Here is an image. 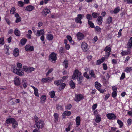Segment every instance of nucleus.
I'll return each mask as SVG.
<instances>
[{
	"label": "nucleus",
	"mask_w": 132,
	"mask_h": 132,
	"mask_svg": "<svg viewBox=\"0 0 132 132\" xmlns=\"http://www.w3.org/2000/svg\"><path fill=\"white\" fill-rule=\"evenodd\" d=\"M55 93L54 91H52L50 92V95L51 98H53L55 95Z\"/></svg>",
	"instance_id": "nucleus-40"
},
{
	"label": "nucleus",
	"mask_w": 132,
	"mask_h": 132,
	"mask_svg": "<svg viewBox=\"0 0 132 132\" xmlns=\"http://www.w3.org/2000/svg\"><path fill=\"white\" fill-rule=\"evenodd\" d=\"M131 71H132V67H126L124 70V71L128 73L130 72Z\"/></svg>",
	"instance_id": "nucleus-32"
},
{
	"label": "nucleus",
	"mask_w": 132,
	"mask_h": 132,
	"mask_svg": "<svg viewBox=\"0 0 132 132\" xmlns=\"http://www.w3.org/2000/svg\"><path fill=\"white\" fill-rule=\"evenodd\" d=\"M22 85L24 88H26L27 87V82L26 80H22Z\"/></svg>",
	"instance_id": "nucleus-46"
},
{
	"label": "nucleus",
	"mask_w": 132,
	"mask_h": 132,
	"mask_svg": "<svg viewBox=\"0 0 132 132\" xmlns=\"http://www.w3.org/2000/svg\"><path fill=\"white\" fill-rule=\"evenodd\" d=\"M27 39L26 38H22L20 40V43L21 44L24 45L27 42Z\"/></svg>",
	"instance_id": "nucleus-39"
},
{
	"label": "nucleus",
	"mask_w": 132,
	"mask_h": 132,
	"mask_svg": "<svg viewBox=\"0 0 132 132\" xmlns=\"http://www.w3.org/2000/svg\"><path fill=\"white\" fill-rule=\"evenodd\" d=\"M95 30L97 31L98 32H101V29L99 26H96L95 28Z\"/></svg>",
	"instance_id": "nucleus-57"
},
{
	"label": "nucleus",
	"mask_w": 132,
	"mask_h": 132,
	"mask_svg": "<svg viewBox=\"0 0 132 132\" xmlns=\"http://www.w3.org/2000/svg\"><path fill=\"white\" fill-rule=\"evenodd\" d=\"M76 36L78 39L80 41L83 39L84 37L83 33L79 32L77 34Z\"/></svg>",
	"instance_id": "nucleus-12"
},
{
	"label": "nucleus",
	"mask_w": 132,
	"mask_h": 132,
	"mask_svg": "<svg viewBox=\"0 0 132 132\" xmlns=\"http://www.w3.org/2000/svg\"><path fill=\"white\" fill-rule=\"evenodd\" d=\"M83 98L84 96L82 95L81 94H76L75 95L74 100L77 102H78Z\"/></svg>",
	"instance_id": "nucleus-7"
},
{
	"label": "nucleus",
	"mask_w": 132,
	"mask_h": 132,
	"mask_svg": "<svg viewBox=\"0 0 132 132\" xmlns=\"http://www.w3.org/2000/svg\"><path fill=\"white\" fill-rule=\"evenodd\" d=\"M51 79L50 78V77H48L47 78H43L41 81L42 82L45 83L46 82H51Z\"/></svg>",
	"instance_id": "nucleus-16"
},
{
	"label": "nucleus",
	"mask_w": 132,
	"mask_h": 132,
	"mask_svg": "<svg viewBox=\"0 0 132 132\" xmlns=\"http://www.w3.org/2000/svg\"><path fill=\"white\" fill-rule=\"evenodd\" d=\"M22 69L24 71L27 72V73H31L35 69L32 67H27L24 66L23 67Z\"/></svg>",
	"instance_id": "nucleus-5"
},
{
	"label": "nucleus",
	"mask_w": 132,
	"mask_h": 132,
	"mask_svg": "<svg viewBox=\"0 0 132 132\" xmlns=\"http://www.w3.org/2000/svg\"><path fill=\"white\" fill-rule=\"evenodd\" d=\"M63 82V80L61 79L58 80H56L54 81V83L57 86L60 85V84Z\"/></svg>",
	"instance_id": "nucleus-28"
},
{
	"label": "nucleus",
	"mask_w": 132,
	"mask_h": 132,
	"mask_svg": "<svg viewBox=\"0 0 132 132\" xmlns=\"http://www.w3.org/2000/svg\"><path fill=\"white\" fill-rule=\"evenodd\" d=\"M112 95L113 97L115 98L117 96V92H113L112 93Z\"/></svg>",
	"instance_id": "nucleus-62"
},
{
	"label": "nucleus",
	"mask_w": 132,
	"mask_h": 132,
	"mask_svg": "<svg viewBox=\"0 0 132 132\" xmlns=\"http://www.w3.org/2000/svg\"><path fill=\"white\" fill-rule=\"evenodd\" d=\"M54 116L55 120L57 122L58 121L59 118V115L57 113H54Z\"/></svg>",
	"instance_id": "nucleus-45"
},
{
	"label": "nucleus",
	"mask_w": 132,
	"mask_h": 132,
	"mask_svg": "<svg viewBox=\"0 0 132 132\" xmlns=\"http://www.w3.org/2000/svg\"><path fill=\"white\" fill-rule=\"evenodd\" d=\"M119 10L120 9L118 7H117L114 9L113 12L115 14L119 12Z\"/></svg>",
	"instance_id": "nucleus-55"
},
{
	"label": "nucleus",
	"mask_w": 132,
	"mask_h": 132,
	"mask_svg": "<svg viewBox=\"0 0 132 132\" xmlns=\"http://www.w3.org/2000/svg\"><path fill=\"white\" fill-rule=\"evenodd\" d=\"M89 74L91 75V77L95 78L96 77L94 72L93 70H91L89 72Z\"/></svg>",
	"instance_id": "nucleus-38"
},
{
	"label": "nucleus",
	"mask_w": 132,
	"mask_h": 132,
	"mask_svg": "<svg viewBox=\"0 0 132 132\" xmlns=\"http://www.w3.org/2000/svg\"><path fill=\"white\" fill-rule=\"evenodd\" d=\"M12 127L13 128H16L18 126L17 122L15 121V122H14L12 124Z\"/></svg>",
	"instance_id": "nucleus-44"
},
{
	"label": "nucleus",
	"mask_w": 132,
	"mask_h": 132,
	"mask_svg": "<svg viewBox=\"0 0 132 132\" xmlns=\"http://www.w3.org/2000/svg\"><path fill=\"white\" fill-rule=\"evenodd\" d=\"M103 18L102 16H99L98 17L97 21H98V24L100 25L102 23V21Z\"/></svg>",
	"instance_id": "nucleus-25"
},
{
	"label": "nucleus",
	"mask_w": 132,
	"mask_h": 132,
	"mask_svg": "<svg viewBox=\"0 0 132 132\" xmlns=\"http://www.w3.org/2000/svg\"><path fill=\"white\" fill-rule=\"evenodd\" d=\"M25 49L27 51H31L34 50L33 46H30L29 45H27L25 46Z\"/></svg>",
	"instance_id": "nucleus-14"
},
{
	"label": "nucleus",
	"mask_w": 132,
	"mask_h": 132,
	"mask_svg": "<svg viewBox=\"0 0 132 132\" xmlns=\"http://www.w3.org/2000/svg\"><path fill=\"white\" fill-rule=\"evenodd\" d=\"M15 119L13 118H9L6 120V122L7 124H12L14 122H15Z\"/></svg>",
	"instance_id": "nucleus-15"
},
{
	"label": "nucleus",
	"mask_w": 132,
	"mask_h": 132,
	"mask_svg": "<svg viewBox=\"0 0 132 132\" xmlns=\"http://www.w3.org/2000/svg\"><path fill=\"white\" fill-rule=\"evenodd\" d=\"M95 87L97 89H99L100 88H101V85L98 82H95Z\"/></svg>",
	"instance_id": "nucleus-31"
},
{
	"label": "nucleus",
	"mask_w": 132,
	"mask_h": 132,
	"mask_svg": "<svg viewBox=\"0 0 132 132\" xmlns=\"http://www.w3.org/2000/svg\"><path fill=\"white\" fill-rule=\"evenodd\" d=\"M71 114V112L70 111H65L63 113V118H65V116H69Z\"/></svg>",
	"instance_id": "nucleus-22"
},
{
	"label": "nucleus",
	"mask_w": 132,
	"mask_h": 132,
	"mask_svg": "<svg viewBox=\"0 0 132 132\" xmlns=\"http://www.w3.org/2000/svg\"><path fill=\"white\" fill-rule=\"evenodd\" d=\"M53 70V68H51L50 69L48 70V71L46 73V76L48 77V76L49 74L50 73H51L52 71Z\"/></svg>",
	"instance_id": "nucleus-50"
},
{
	"label": "nucleus",
	"mask_w": 132,
	"mask_h": 132,
	"mask_svg": "<svg viewBox=\"0 0 132 132\" xmlns=\"http://www.w3.org/2000/svg\"><path fill=\"white\" fill-rule=\"evenodd\" d=\"M88 24L89 25L90 27L92 28H94L95 26L94 25V23H93V22L90 21L88 20Z\"/></svg>",
	"instance_id": "nucleus-37"
},
{
	"label": "nucleus",
	"mask_w": 132,
	"mask_h": 132,
	"mask_svg": "<svg viewBox=\"0 0 132 132\" xmlns=\"http://www.w3.org/2000/svg\"><path fill=\"white\" fill-rule=\"evenodd\" d=\"M101 118L100 117V116L99 114H98L96 116L95 119V121L96 122L99 123L101 121Z\"/></svg>",
	"instance_id": "nucleus-36"
},
{
	"label": "nucleus",
	"mask_w": 132,
	"mask_h": 132,
	"mask_svg": "<svg viewBox=\"0 0 132 132\" xmlns=\"http://www.w3.org/2000/svg\"><path fill=\"white\" fill-rule=\"evenodd\" d=\"M60 85V86L59 87V91L63 90L66 86L65 83H63Z\"/></svg>",
	"instance_id": "nucleus-30"
},
{
	"label": "nucleus",
	"mask_w": 132,
	"mask_h": 132,
	"mask_svg": "<svg viewBox=\"0 0 132 132\" xmlns=\"http://www.w3.org/2000/svg\"><path fill=\"white\" fill-rule=\"evenodd\" d=\"M31 86L34 90V93L35 95L37 97H39V95L38 93V89L33 86Z\"/></svg>",
	"instance_id": "nucleus-20"
},
{
	"label": "nucleus",
	"mask_w": 132,
	"mask_h": 132,
	"mask_svg": "<svg viewBox=\"0 0 132 132\" xmlns=\"http://www.w3.org/2000/svg\"><path fill=\"white\" fill-rule=\"evenodd\" d=\"M46 97L45 95H42L40 98L41 100L40 101L42 103H44L45 102V100L46 99Z\"/></svg>",
	"instance_id": "nucleus-33"
},
{
	"label": "nucleus",
	"mask_w": 132,
	"mask_h": 132,
	"mask_svg": "<svg viewBox=\"0 0 132 132\" xmlns=\"http://www.w3.org/2000/svg\"><path fill=\"white\" fill-rule=\"evenodd\" d=\"M130 59V57L129 56H128L127 57H126L124 61V63H126L127 64L128 63V61Z\"/></svg>",
	"instance_id": "nucleus-58"
},
{
	"label": "nucleus",
	"mask_w": 132,
	"mask_h": 132,
	"mask_svg": "<svg viewBox=\"0 0 132 132\" xmlns=\"http://www.w3.org/2000/svg\"><path fill=\"white\" fill-rule=\"evenodd\" d=\"M131 52L130 49L127 50V51H124V55H129L130 53Z\"/></svg>",
	"instance_id": "nucleus-49"
},
{
	"label": "nucleus",
	"mask_w": 132,
	"mask_h": 132,
	"mask_svg": "<svg viewBox=\"0 0 132 132\" xmlns=\"http://www.w3.org/2000/svg\"><path fill=\"white\" fill-rule=\"evenodd\" d=\"M56 109L58 110H62L63 109L62 106L61 105H56Z\"/></svg>",
	"instance_id": "nucleus-54"
},
{
	"label": "nucleus",
	"mask_w": 132,
	"mask_h": 132,
	"mask_svg": "<svg viewBox=\"0 0 132 132\" xmlns=\"http://www.w3.org/2000/svg\"><path fill=\"white\" fill-rule=\"evenodd\" d=\"M80 118L79 116H77L76 119V121L77 126H78L80 123Z\"/></svg>",
	"instance_id": "nucleus-24"
},
{
	"label": "nucleus",
	"mask_w": 132,
	"mask_h": 132,
	"mask_svg": "<svg viewBox=\"0 0 132 132\" xmlns=\"http://www.w3.org/2000/svg\"><path fill=\"white\" fill-rule=\"evenodd\" d=\"M64 49L63 47H61L59 50L60 53L64 52Z\"/></svg>",
	"instance_id": "nucleus-60"
},
{
	"label": "nucleus",
	"mask_w": 132,
	"mask_h": 132,
	"mask_svg": "<svg viewBox=\"0 0 132 132\" xmlns=\"http://www.w3.org/2000/svg\"><path fill=\"white\" fill-rule=\"evenodd\" d=\"M44 30L43 29H41L40 30H37L35 35L38 36H39L41 35H43L44 34Z\"/></svg>",
	"instance_id": "nucleus-19"
},
{
	"label": "nucleus",
	"mask_w": 132,
	"mask_h": 132,
	"mask_svg": "<svg viewBox=\"0 0 132 132\" xmlns=\"http://www.w3.org/2000/svg\"><path fill=\"white\" fill-rule=\"evenodd\" d=\"M19 50L17 48H15L13 51V55L15 57H17L19 55Z\"/></svg>",
	"instance_id": "nucleus-18"
},
{
	"label": "nucleus",
	"mask_w": 132,
	"mask_h": 132,
	"mask_svg": "<svg viewBox=\"0 0 132 132\" xmlns=\"http://www.w3.org/2000/svg\"><path fill=\"white\" fill-rule=\"evenodd\" d=\"M127 122L129 125H130L132 124V120L131 119L129 118L128 119Z\"/></svg>",
	"instance_id": "nucleus-53"
},
{
	"label": "nucleus",
	"mask_w": 132,
	"mask_h": 132,
	"mask_svg": "<svg viewBox=\"0 0 132 132\" xmlns=\"http://www.w3.org/2000/svg\"><path fill=\"white\" fill-rule=\"evenodd\" d=\"M117 123L120 125V127H122L123 125V123L119 120H117Z\"/></svg>",
	"instance_id": "nucleus-56"
},
{
	"label": "nucleus",
	"mask_w": 132,
	"mask_h": 132,
	"mask_svg": "<svg viewBox=\"0 0 132 132\" xmlns=\"http://www.w3.org/2000/svg\"><path fill=\"white\" fill-rule=\"evenodd\" d=\"M34 118L35 119V123L38 121L39 118L36 115L34 116Z\"/></svg>",
	"instance_id": "nucleus-64"
},
{
	"label": "nucleus",
	"mask_w": 132,
	"mask_h": 132,
	"mask_svg": "<svg viewBox=\"0 0 132 132\" xmlns=\"http://www.w3.org/2000/svg\"><path fill=\"white\" fill-rule=\"evenodd\" d=\"M106 59L104 57H102L100 59L97 60V64L99 65L101 63L103 62Z\"/></svg>",
	"instance_id": "nucleus-29"
},
{
	"label": "nucleus",
	"mask_w": 132,
	"mask_h": 132,
	"mask_svg": "<svg viewBox=\"0 0 132 132\" xmlns=\"http://www.w3.org/2000/svg\"><path fill=\"white\" fill-rule=\"evenodd\" d=\"M69 83V85L71 88L74 89L75 88V83L72 80H71V81H70Z\"/></svg>",
	"instance_id": "nucleus-34"
},
{
	"label": "nucleus",
	"mask_w": 132,
	"mask_h": 132,
	"mask_svg": "<svg viewBox=\"0 0 132 132\" xmlns=\"http://www.w3.org/2000/svg\"><path fill=\"white\" fill-rule=\"evenodd\" d=\"M86 18L89 20H90L92 19V17L91 15L89 14H87L86 15Z\"/></svg>",
	"instance_id": "nucleus-41"
},
{
	"label": "nucleus",
	"mask_w": 132,
	"mask_h": 132,
	"mask_svg": "<svg viewBox=\"0 0 132 132\" xmlns=\"http://www.w3.org/2000/svg\"><path fill=\"white\" fill-rule=\"evenodd\" d=\"M44 121L42 120H39L35 123V125L37 128L38 129L43 128L44 127Z\"/></svg>",
	"instance_id": "nucleus-4"
},
{
	"label": "nucleus",
	"mask_w": 132,
	"mask_h": 132,
	"mask_svg": "<svg viewBox=\"0 0 132 132\" xmlns=\"http://www.w3.org/2000/svg\"><path fill=\"white\" fill-rule=\"evenodd\" d=\"M72 107L71 104H68L65 106V108L67 110H70Z\"/></svg>",
	"instance_id": "nucleus-48"
},
{
	"label": "nucleus",
	"mask_w": 132,
	"mask_h": 132,
	"mask_svg": "<svg viewBox=\"0 0 132 132\" xmlns=\"http://www.w3.org/2000/svg\"><path fill=\"white\" fill-rule=\"evenodd\" d=\"M84 76L86 78L88 79L89 78V77L87 73L86 72H85L84 73Z\"/></svg>",
	"instance_id": "nucleus-61"
},
{
	"label": "nucleus",
	"mask_w": 132,
	"mask_h": 132,
	"mask_svg": "<svg viewBox=\"0 0 132 132\" xmlns=\"http://www.w3.org/2000/svg\"><path fill=\"white\" fill-rule=\"evenodd\" d=\"M49 60L51 62L55 63L57 60V54L54 52H52L49 56Z\"/></svg>",
	"instance_id": "nucleus-2"
},
{
	"label": "nucleus",
	"mask_w": 132,
	"mask_h": 132,
	"mask_svg": "<svg viewBox=\"0 0 132 132\" xmlns=\"http://www.w3.org/2000/svg\"><path fill=\"white\" fill-rule=\"evenodd\" d=\"M46 38L49 40H52L53 38V36L51 34H48L47 35Z\"/></svg>",
	"instance_id": "nucleus-26"
},
{
	"label": "nucleus",
	"mask_w": 132,
	"mask_h": 132,
	"mask_svg": "<svg viewBox=\"0 0 132 132\" xmlns=\"http://www.w3.org/2000/svg\"><path fill=\"white\" fill-rule=\"evenodd\" d=\"M81 47L84 51L87 52V49L88 48V45L86 43L84 42H83L82 43Z\"/></svg>",
	"instance_id": "nucleus-10"
},
{
	"label": "nucleus",
	"mask_w": 132,
	"mask_h": 132,
	"mask_svg": "<svg viewBox=\"0 0 132 132\" xmlns=\"http://www.w3.org/2000/svg\"><path fill=\"white\" fill-rule=\"evenodd\" d=\"M83 77L81 75L80 76H79V77H78L76 79H77V81L79 84H81L82 82Z\"/></svg>",
	"instance_id": "nucleus-21"
},
{
	"label": "nucleus",
	"mask_w": 132,
	"mask_h": 132,
	"mask_svg": "<svg viewBox=\"0 0 132 132\" xmlns=\"http://www.w3.org/2000/svg\"><path fill=\"white\" fill-rule=\"evenodd\" d=\"M4 43V38L3 37L0 38V44L3 45Z\"/></svg>",
	"instance_id": "nucleus-52"
},
{
	"label": "nucleus",
	"mask_w": 132,
	"mask_h": 132,
	"mask_svg": "<svg viewBox=\"0 0 132 132\" xmlns=\"http://www.w3.org/2000/svg\"><path fill=\"white\" fill-rule=\"evenodd\" d=\"M81 72H80L78 69H75L74 71L72 76V79L73 80H75L79 77V76H80L81 75Z\"/></svg>",
	"instance_id": "nucleus-6"
},
{
	"label": "nucleus",
	"mask_w": 132,
	"mask_h": 132,
	"mask_svg": "<svg viewBox=\"0 0 132 132\" xmlns=\"http://www.w3.org/2000/svg\"><path fill=\"white\" fill-rule=\"evenodd\" d=\"M14 33L15 34L16 36H20L21 33H20L19 30L18 28H16L15 29Z\"/></svg>",
	"instance_id": "nucleus-27"
},
{
	"label": "nucleus",
	"mask_w": 132,
	"mask_h": 132,
	"mask_svg": "<svg viewBox=\"0 0 132 132\" xmlns=\"http://www.w3.org/2000/svg\"><path fill=\"white\" fill-rule=\"evenodd\" d=\"M82 18V15L81 14H79L77 15V17L75 18V21L77 23L81 24L82 23L81 19Z\"/></svg>",
	"instance_id": "nucleus-8"
},
{
	"label": "nucleus",
	"mask_w": 132,
	"mask_h": 132,
	"mask_svg": "<svg viewBox=\"0 0 132 132\" xmlns=\"http://www.w3.org/2000/svg\"><path fill=\"white\" fill-rule=\"evenodd\" d=\"M103 69L104 70H107V66L106 64H105V63H103Z\"/></svg>",
	"instance_id": "nucleus-59"
},
{
	"label": "nucleus",
	"mask_w": 132,
	"mask_h": 132,
	"mask_svg": "<svg viewBox=\"0 0 132 132\" xmlns=\"http://www.w3.org/2000/svg\"><path fill=\"white\" fill-rule=\"evenodd\" d=\"M34 9V7L32 5H29L27 6L25 10L27 11H31Z\"/></svg>",
	"instance_id": "nucleus-23"
},
{
	"label": "nucleus",
	"mask_w": 132,
	"mask_h": 132,
	"mask_svg": "<svg viewBox=\"0 0 132 132\" xmlns=\"http://www.w3.org/2000/svg\"><path fill=\"white\" fill-rule=\"evenodd\" d=\"M112 21V18L111 16H109L108 17L106 20L107 23L109 24L111 23Z\"/></svg>",
	"instance_id": "nucleus-35"
},
{
	"label": "nucleus",
	"mask_w": 132,
	"mask_h": 132,
	"mask_svg": "<svg viewBox=\"0 0 132 132\" xmlns=\"http://www.w3.org/2000/svg\"><path fill=\"white\" fill-rule=\"evenodd\" d=\"M63 64L65 65V67L67 68L68 67V60H65L63 62Z\"/></svg>",
	"instance_id": "nucleus-43"
},
{
	"label": "nucleus",
	"mask_w": 132,
	"mask_h": 132,
	"mask_svg": "<svg viewBox=\"0 0 132 132\" xmlns=\"http://www.w3.org/2000/svg\"><path fill=\"white\" fill-rule=\"evenodd\" d=\"M106 116L109 119H115L116 117L114 114L110 113L107 114Z\"/></svg>",
	"instance_id": "nucleus-11"
},
{
	"label": "nucleus",
	"mask_w": 132,
	"mask_h": 132,
	"mask_svg": "<svg viewBox=\"0 0 132 132\" xmlns=\"http://www.w3.org/2000/svg\"><path fill=\"white\" fill-rule=\"evenodd\" d=\"M99 14L98 13L93 12L92 14L93 17L94 18H97Z\"/></svg>",
	"instance_id": "nucleus-42"
},
{
	"label": "nucleus",
	"mask_w": 132,
	"mask_h": 132,
	"mask_svg": "<svg viewBox=\"0 0 132 132\" xmlns=\"http://www.w3.org/2000/svg\"><path fill=\"white\" fill-rule=\"evenodd\" d=\"M14 83L16 86L19 85L20 84V80L18 76L15 77L14 80Z\"/></svg>",
	"instance_id": "nucleus-13"
},
{
	"label": "nucleus",
	"mask_w": 132,
	"mask_h": 132,
	"mask_svg": "<svg viewBox=\"0 0 132 132\" xmlns=\"http://www.w3.org/2000/svg\"><path fill=\"white\" fill-rule=\"evenodd\" d=\"M128 48H132V37H131L127 42V44Z\"/></svg>",
	"instance_id": "nucleus-17"
},
{
	"label": "nucleus",
	"mask_w": 132,
	"mask_h": 132,
	"mask_svg": "<svg viewBox=\"0 0 132 132\" xmlns=\"http://www.w3.org/2000/svg\"><path fill=\"white\" fill-rule=\"evenodd\" d=\"M111 49L108 46H106L105 48L104 51L105 52V55L104 57L106 59H108L111 53Z\"/></svg>",
	"instance_id": "nucleus-1"
},
{
	"label": "nucleus",
	"mask_w": 132,
	"mask_h": 132,
	"mask_svg": "<svg viewBox=\"0 0 132 132\" xmlns=\"http://www.w3.org/2000/svg\"><path fill=\"white\" fill-rule=\"evenodd\" d=\"M15 8L14 7L12 8L10 11V13L12 14H13L15 12Z\"/></svg>",
	"instance_id": "nucleus-51"
},
{
	"label": "nucleus",
	"mask_w": 132,
	"mask_h": 132,
	"mask_svg": "<svg viewBox=\"0 0 132 132\" xmlns=\"http://www.w3.org/2000/svg\"><path fill=\"white\" fill-rule=\"evenodd\" d=\"M50 9L46 7L42 11L41 13L43 16H46L48 14L50 13Z\"/></svg>",
	"instance_id": "nucleus-9"
},
{
	"label": "nucleus",
	"mask_w": 132,
	"mask_h": 132,
	"mask_svg": "<svg viewBox=\"0 0 132 132\" xmlns=\"http://www.w3.org/2000/svg\"><path fill=\"white\" fill-rule=\"evenodd\" d=\"M13 72L20 76H23L24 74V71H22L21 69H18L16 68H14Z\"/></svg>",
	"instance_id": "nucleus-3"
},
{
	"label": "nucleus",
	"mask_w": 132,
	"mask_h": 132,
	"mask_svg": "<svg viewBox=\"0 0 132 132\" xmlns=\"http://www.w3.org/2000/svg\"><path fill=\"white\" fill-rule=\"evenodd\" d=\"M18 4L20 7H22L24 5V3L21 1H19L18 2Z\"/></svg>",
	"instance_id": "nucleus-47"
},
{
	"label": "nucleus",
	"mask_w": 132,
	"mask_h": 132,
	"mask_svg": "<svg viewBox=\"0 0 132 132\" xmlns=\"http://www.w3.org/2000/svg\"><path fill=\"white\" fill-rule=\"evenodd\" d=\"M67 39L70 42L72 41V38L71 36L68 35L67 36Z\"/></svg>",
	"instance_id": "nucleus-63"
}]
</instances>
